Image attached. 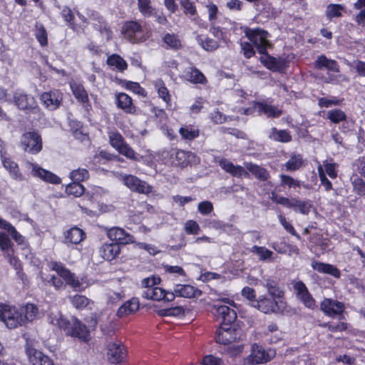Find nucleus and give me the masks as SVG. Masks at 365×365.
Listing matches in <instances>:
<instances>
[{"label":"nucleus","instance_id":"27","mask_svg":"<svg viewBox=\"0 0 365 365\" xmlns=\"http://www.w3.org/2000/svg\"><path fill=\"white\" fill-rule=\"evenodd\" d=\"M1 162L4 168L9 172L10 176L15 180L21 181L24 176L20 172L18 164L11 158L1 155Z\"/></svg>","mask_w":365,"mask_h":365},{"label":"nucleus","instance_id":"6","mask_svg":"<svg viewBox=\"0 0 365 365\" xmlns=\"http://www.w3.org/2000/svg\"><path fill=\"white\" fill-rule=\"evenodd\" d=\"M276 356L274 349H265L262 346L255 343L251 346L250 354L242 361V365H257L266 364Z\"/></svg>","mask_w":365,"mask_h":365},{"label":"nucleus","instance_id":"35","mask_svg":"<svg viewBox=\"0 0 365 365\" xmlns=\"http://www.w3.org/2000/svg\"><path fill=\"white\" fill-rule=\"evenodd\" d=\"M139 301L136 298H133L125 302L118 310V316L124 317L137 312L139 309Z\"/></svg>","mask_w":365,"mask_h":365},{"label":"nucleus","instance_id":"26","mask_svg":"<svg viewBox=\"0 0 365 365\" xmlns=\"http://www.w3.org/2000/svg\"><path fill=\"white\" fill-rule=\"evenodd\" d=\"M175 297H180L185 298H195L201 295V291L190 284H177L174 291L171 292Z\"/></svg>","mask_w":365,"mask_h":365},{"label":"nucleus","instance_id":"39","mask_svg":"<svg viewBox=\"0 0 365 365\" xmlns=\"http://www.w3.org/2000/svg\"><path fill=\"white\" fill-rule=\"evenodd\" d=\"M106 63L110 67L116 69L120 72H123L128 68L127 62L118 54L113 53L107 58Z\"/></svg>","mask_w":365,"mask_h":365},{"label":"nucleus","instance_id":"5","mask_svg":"<svg viewBox=\"0 0 365 365\" xmlns=\"http://www.w3.org/2000/svg\"><path fill=\"white\" fill-rule=\"evenodd\" d=\"M245 34L261 55L267 54V49L272 47V43L269 40L270 34L264 29L259 27L255 29L247 28Z\"/></svg>","mask_w":365,"mask_h":365},{"label":"nucleus","instance_id":"33","mask_svg":"<svg viewBox=\"0 0 365 365\" xmlns=\"http://www.w3.org/2000/svg\"><path fill=\"white\" fill-rule=\"evenodd\" d=\"M20 312L23 315L24 324L27 322H33L37 319L39 315L38 309L34 304H26L21 308Z\"/></svg>","mask_w":365,"mask_h":365},{"label":"nucleus","instance_id":"13","mask_svg":"<svg viewBox=\"0 0 365 365\" xmlns=\"http://www.w3.org/2000/svg\"><path fill=\"white\" fill-rule=\"evenodd\" d=\"M109 142L120 154L126 158L135 160V153L133 148L127 144L123 137L118 132L111 131L108 133Z\"/></svg>","mask_w":365,"mask_h":365},{"label":"nucleus","instance_id":"23","mask_svg":"<svg viewBox=\"0 0 365 365\" xmlns=\"http://www.w3.org/2000/svg\"><path fill=\"white\" fill-rule=\"evenodd\" d=\"M26 353L32 365H54L48 356L34 348L27 347Z\"/></svg>","mask_w":365,"mask_h":365},{"label":"nucleus","instance_id":"37","mask_svg":"<svg viewBox=\"0 0 365 365\" xmlns=\"http://www.w3.org/2000/svg\"><path fill=\"white\" fill-rule=\"evenodd\" d=\"M16 106L23 110L34 108L35 101L33 97H29L24 93H16L14 96Z\"/></svg>","mask_w":365,"mask_h":365},{"label":"nucleus","instance_id":"49","mask_svg":"<svg viewBox=\"0 0 365 365\" xmlns=\"http://www.w3.org/2000/svg\"><path fill=\"white\" fill-rule=\"evenodd\" d=\"M179 133L185 140H193L199 136V130L191 125L181 127Z\"/></svg>","mask_w":365,"mask_h":365},{"label":"nucleus","instance_id":"32","mask_svg":"<svg viewBox=\"0 0 365 365\" xmlns=\"http://www.w3.org/2000/svg\"><path fill=\"white\" fill-rule=\"evenodd\" d=\"M263 286L267 289L268 296L279 300H285L283 290L278 286L277 282L274 280L268 279L263 283Z\"/></svg>","mask_w":365,"mask_h":365},{"label":"nucleus","instance_id":"36","mask_svg":"<svg viewBox=\"0 0 365 365\" xmlns=\"http://www.w3.org/2000/svg\"><path fill=\"white\" fill-rule=\"evenodd\" d=\"M346 12V6L341 4H329L327 6L325 14L328 20L331 21L334 18H341L343 13Z\"/></svg>","mask_w":365,"mask_h":365},{"label":"nucleus","instance_id":"42","mask_svg":"<svg viewBox=\"0 0 365 365\" xmlns=\"http://www.w3.org/2000/svg\"><path fill=\"white\" fill-rule=\"evenodd\" d=\"M34 36L41 46L45 47L48 45L47 31L43 24L40 22H36L35 24Z\"/></svg>","mask_w":365,"mask_h":365},{"label":"nucleus","instance_id":"38","mask_svg":"<svg viewBox=\"0 0 365 365\" xmlns=\"http://www.w3.org/2000/svg\"><path fill=\"white\" fill-rule=\"evenodd\" d=\"M68 299L72 306L79 310L84 309L87 307L91 309V305L93 304L91 300L81 294H76L70 296Z\"/></svg>","mask_w":365,"mask_h":365},{"label":"nucleus","instance_id":"48","mask_svg":"<svg viewBox=\"0 0 365 365\" xmlns=\"http://www.w3.org/2000/svg\"><path fill=\"white\" fill-rule=\"evenodd\" d=\"M180 6L185 15L190 17L198 16L196 6L191 0H180Z\"/></svg>","mask_w":365,"mask_h":365},{"label":"nucleus","instance_id":"18","mask_svg":"<svg viewBox=\"0 0 365 365\" xmlns=\"http://www.w3.org/2000/svg\"><path fill=\"white\" fill-rule=\"evenodd\" d=\"M26 168L31 170L34 177L38 178L44 182L52 184L61 183V178L59 177L53 173L41 168L37 164L27 163Z\"/></svg>","mask_w":365,"mask_h":365},{"label":"nucleus","instance_id":"25","mask_svg":"<svg viewBox=\"0 0 365 365\" xmlns=\"http://www.w3.org/2000/svg\"><path fill=\"white\" fill-rule=\"evenodd\" d=\"M255 108L257 109L259 113H263L268 118H278L282 113L280 108L264 101L255 103Z\"/></svg>","mask_w":365,"mask_h":365},{"label":"nucleus","instance_id":"59","mask_svg":"<svg viewBox=\"0 0 365 365\" xmlns=\"http://www.w3.org/2000/svg\"><path fill=\"white\" fill-rule=\"evenodd\" d=\"M317 170L319 173V177L321 181L322 185H323L327 191H329L332 189L331 182L327 179L325 175L324 171L323 170L322 165L319 163L317 167Z\"/></svg>","mask_w":365,"mask_h":365},{"label":"nucleus","instance_id":"7","mask_svg":"<svg viewBox=\"0 0 365 365\" xmlns=\"http://www.w3.org/2000/svg\"><path fill=\"white\" fill-rule=\"evenodd\" d=\"M244 334L241 329L232 323H222L217 332V341L228 345L242 340Z\"/></svg>","mask_w":365,"mask_h":365},{"label":"nucleus","instance_id":"19","mask_svg":"<svg viewBox=\"0 0 365 365\" xmlns=\"http://www.w3.org/2000/svg\"><path fill=\"white\" fill-rule=\"evenodd\" d=\"M127 354L125 347L120 342H110L107 345V357L112 364H118L123 361Z\"/></svg>","mask_w":365,"mask_h":365},{"label":"nucleus","instance_id":"50","mask_svg":"<svg viewBox=\"0 0 365 365\" xmlns=\"http://www.w3.org/2000/svg\"><path fill=\"white\" fill-rule=\"evenodd\" d=\"M251 252L256 254L259 259L261 261H265L270 259L273 255V252L264 247H259L255 245L251 248Z\"/></svg>","mask_w":365,"mask_h":365},{"label":"nucleus","instance_id":"31","mask_svg":"<svg viewBox=\"0 0 365 365\" xmlns=\"http://www.w3.org/2000/svg\"><path fill=\"white\" fill-rule=\"evenodd\" d=\"M198 44L205 51L212 52L220 47V43L207 35L200 34L196 36Z\"/></svg>","mask_w":365,"mask_h":365},{"label":"nucleus","instance_id":"24","mask_svg":"<svg viewBox=\"0 0 365 365\" xmlns=\"http://www.w3.org/2000/svg\"><path fill=\"white\" fill-rule=\"evenodd\" d=\"M314 67L317 70H327L335 73L339 72V65L334 59L328 58L325 55L322 54L317 57L314 62Z\"/></svg>","mask_w":365,"mask_h":365},{"label":"nucleus","instance_id":"3","mask_svg":"<svg viewBox=\"0 0 365 365\" xmlns=\"http://www.w3.org/2000/svg\"><path fill=\"white\" fill-rule=\"evenodd\" d=\"M160 281V278L155 275L143 279L141 281L143 297L157 302H173L175 299L174 294L158 287Z\"/></svg>","mask_w":365,"mask_h":365},{"label":"nucleus","instance_id":"55","mask_svg":"<svg viewBox=\"0 0 365 365\" xmlns=\"http://www.w3.org/2000/svg\"><path fill=\"white\" fill-rule=\"evenodd\" d=\"M13 245L12 242L9 239V236L4 232H0V249L6 255H9L12 252L11 247Z\"/></svg>","mask_w":365,"mask_h":365},{"label":"nucleus","instance_id":"21","mask_svg":"<svg viewBox=\"0 0 365 365\" xmlns=\"http://www.w3.org/2000/svg\"><path fill=\"white\" fill-rule=\"evenodd\" d=\"M321 310L327 316L334 317L344 312L343 303L331 299L325 298L320 304Z\"/></svg>","mask_w":365,"mask_h":365},{"label":"nucleus","instance_id":"15","mask_svg":"<svg viewBox=\"0 0 365 365\" xmlns=\"http://www.w3.org/2000/svg\"><path fill=\"white\" fill-rule=\"evenodd\" d=\"M163 158L164 159H168V162L172 165L185 167L192 160H194L195 157L191 153L172 148L169 151L163 153Z\"/></svg>","mask_w":365,"mask_h":365},{"label":"nucleus","instance_id":"30","mask_svg":"<svg viewBox=\"0 0 365 365\" xmlns=\"http://www.w3.org/2000/svg\"><path fill=\"white\" fill-rule=\"evenodd\" d=\"M219 164L220 167L227 173L235 177H241L247 175V172L240 165H235L232 162L227 159H222Z\"/></svg>","mask_w":365,"mask_h":365},{"label":"nucleus","instance_id":"16","mask_svg":"<svg viewBox=\"0 0 365 365\" xmlns=\"http://www.w3.org/2000/svg\"><path fill=\"white\" fill-rule=\"evenodd\" d=\"M120 180L128 189L136 192L149 194L153 190L150 185L133 175H122Z\"/></svg>","mask_w":365,"mask_h":365},{"label":"nucleus","instance_id":"11","mask_svg":"<svg viewBox=\"0 0 365 365\" xmlns=\"http://www.w3.org/2000/svg\"><path fill=\"white\" fill-rule=\"evenodd\" d=\"M220 302H224L225 304H216L213 308L219 317L222 319V323H232L237 318V313L232 307H235V302L230 298H222Z\"/></svg>","mask_w":365,"mask_h":365},{"label":"nucleus","instance_id":"58","mask_svg":"<svg viewBox=\"0 0 365 365\" xmlns=\"http://www.w3.org/2000/svg\"><path fill=\"white\" fill-rule=\"evenodd\" d=\"M190 78L195 83L203 84L207 82L205 75L197 68L192 69Z\"/></svg>","mask_w":365,"mask_h":365},{"label":"nucleus","instance_id":"62","mask_svg":"<svg viewBox=\"0 0 365 365\" xmlns=\"http://www.w3.org/2000/svg\"><path fill=\"white\" fill-rule=\"evenodd\" d=\"M210 31L213 35V36L217 38V39L222 40L224 42L227 41V38L226 33L220 26H212L210 27Z\"/></svg>","mask_w":365,"mask_h":365},{"label":"nucleus","instance_id":"29","mask_svg":"<svg viewBox=\"0 0 365 365\" xmlns=\"http://www.w3.org/2000/svg\"><path fill=\"white\" fill-rule=\"evenodd\" d=\"M39 98L43 104L51 110L58 108L62 101L60 93H42Z\"/></svg>","mask_w":365,"mask_h":365},{"label":"nucleus","instance_id":"43","mask_svg":"<svg viewBox=\"0 0 365 365\" xmlns=\"http://www.w3.org/2000/svg\"><path fill=\"white\" fill-rule=\"evenodd\" d=\"M269 138L271 140L281 143H288L292 140V135L288 131L285 130H277L275 128L271 129Z\"/></svg>","mask_w":365,"mask_h":365},{"label":"nucleus","instance_id":"46","mask_svg":"<svg viewBox=\"0 0 365 365\" xmlns=\"http://www.w3.org/2000/svg\"><path fill=\"white\" fill-rule=\"evenodd\" d=\"M114 82L123 88L130 91H145L144 88L137 82L123 80L118 78H115Z\"/></svg>","mask_w":365,"mask_h":365},{"label":"nucleus","instance_id":"22","mask_svg":"<svg viewBox=\"0 0 365 365\" xmlns=\"http://www.w3.org/2000/svg\"><path fill=\"white\" fill-rule=\"evenodd\" d=\"M107 236L110 240L115 242L118 245H126L133 243L135 241L133 235L118 227L110 228L107 231Z\"/></svg>","mask_w":365,"mask_h":365},{"label":"nucleus","instance_id":"53","mask_svg":"<svg viewBox=\"0 0 365 365\" xmlns=\"http://www.w3.org/2000/svg\"><path fill=\"white\" fill-rule=\"evenodd\" d=\"M69 177L73 182H80L87 180L89 177V173L85 168H78L71 171Z\"/></svg>","mask_w":365,"mask_h":365},{"label":"nucleus","instance_id":"28","mask_svg":"<svg viewBox=\"0 0 365 365\" xmlns=\"http://www.w3.org/2000/svg\"><path fill=\"white\" fill-rule=\"evenodd\" d=\"M120 252V248L117 243H105L99 250L101 256L107 261L115 259Z\"/></svg>","mask_w":365,"mask_h":365},{"label":"nucleus","instance_id":"1","mask_svg":"<svg viewBox=\"0 0 365 365\" xmlns=\"http://www.w3.org/2000/svg\"><path fill=\"white\" fill-rule=\"evenodd\" d=\"M50 269L56 272L58 277L51 275L43 277V280L48 284L53 286L56 290H64L68 284L76 291L83 289V284L78 277L71 272L63 264L58 262L51 261L48 264Z\"/></svg>","mask_w":365,"mask_h":365},{"label":"nucleus","instance_id":"2","mask_svg":"<svg viewBox=\"0 0 365 365\" xmlns=\"http://www.w3.org/2000/svg\"><path fill=\"white\" fill-rule=\"evenodd\" d=\"M49 322L59 329H63L66 334L87 341L90 339V331L86 326L76 318L68 321L58 311L51 312L48 316Z\"/></svg>","mask_w":365,"mask_h":365},{"label":"nucleus","instance_id":"61","mask_svg":"<svg viewBox=\"0 0 365 365\" xmlns=\"http://www.w3.org/2000/svg\"><path fill=\"white\" fill-rule=\"evenodd\" d=\"M278 218H279V221L281 223V225L288 232H289L291 235L296 237L297 239H299V240L300 239V236L296 232L292 225L290 222L287 221L284 216L279 215L278 216Z\"/></svg>","mask_w":365,"mask_h":365},{"label":"nucleus","instance_id":"47","mask_svg":"<svg viewBox=\"0 0 365 365\" xmlns=\"http://www.w3.org/2000/svg\"><path fill=\"white\" fill-rule=\"evenodd\" d=\"M118 106L126 112L132 110V99L126 93H119L116 97Z\"/></svg>","mask_w":365,"mask_h":365},{"label":"nucleus","instance_id":"4","mask_svg":"<svg viewBox=\"0 0 365 365\" xmlns=\"http://www.w3.org/2000/svg\"><path fill=\"white\" fill-rule=\"evenodd\" d=\"M252 306L264 314H278L289 312L285 300H279L267 295H261L252 302Z\"/></svg>","mask_w":365,"mask_h":365},{"label":"nucleus","instance_id":"57","mask_svg":"<svg viewBox=\"0 0 365 365\" xmlns=\"http://www.w3.org/2000/svg\"><path fill=\"white\" fill-rule=\"evenodd\" d=\"M279 178L282 186H287L289 188L300 187V182L289 175L281 174Z\"/></svg>","mask_w":365,"mask_h":365},{"label":"nucleus","instance_id":"9","mask_svg":"<svg viewBox=\"0 0 365 365\" xmlns=\"http://www.w3.org/2000/svg\"><path fill=\"white\" fill-rule=\"evenodd\" d=\"M121 34L131 43H138L145 41L143 35V26L138 21L130 20L125 21L120 29Z\"/></svg>","mask_w":365,"mask_h":365},{"label":"nucleus","instance_id":"44","mask_svg":"<svg viewBox=\"0 0 365 365\" xmlns=\"http://www.w3.org/2000/svg\"><path fill=\"white\" fill-rule=\"evenodd\" d=\"M303 158L299 154L292 155L287 162L284 164L286 170L288 171H294L299 169L303 165Z\"/></svg>","mask_w":365,"mask_h":365},{"label":"nucleus","instance_id":"64","mask_svg":"<svg viewBox=\"0 0 365 365\" xmlns=\"http://www.w3.org/2000/svg\"><path fill=\"white\" fill-rule=\"evenodd\" d=\"M202 365H222L223 361L219 357L207 355L202 359Z\"/></svg>","mask_w":365,"mask_h":365},{"label":"nucleus","instance_id":"17","mask_svg":"<svg viewBox=\"0 0 365 365\" xmlns=\"http://www.w3.org/2000/svg\"><path fill=\"white\" fill-rule=\"evenodd\" d=\"M138 8L145 18L155 16L156 22L163 26L168 23L167 17L163 13L158 14L155 9L151 5V0H138Z\"/></svg>","mask_w":365,"mask_h":365},{"label":"nucleus","instance_id":"8","mask_svg":"<svg viewBox=\"0 0 365 365\" xmlns=\"http://www.w3.org/2000/svg\"><path fill=\"white\" fill-rule=\"evenodd\" d=\"M270 199L275 203L280 204L287 208L294 209L302 215H307L310 212L312 203L307 200L302 201L296 197H285L274 192L272 193Z\"/></svg>","mask_w":365,"mask_h":365},{"label":"nucleus","instance_id":"12","mask_svg":"<svg viewBox=\"0 0 365 365\" xmlns=\"http://www.w3.org/2000/svg\"><path fill=\"white\" fill-rule=\"evenodd\" d=\"M20 145L25 152L36 154L42 150L41 138L36 132H26L21 137Z\"/></svg>","mask_w":365,"mask_h":365},{"label":"nucleus","instance_id":"41","mask_svg":"<svg viewBox=\"0 0 365 365\" xmlns=\"http://www.w3.org/2000/svg\"><path fill=\"white\" fill-rule=\"evenodd\" d=\"M244 165L245 168L259 180H266L268 179L269 172L265 168L252 163H245Z\"/></svg>","mask_w":365,"mask_h":365},{"label":"nucleus","instance_id":"10","mask_svg":"<svg viewBox=\"0 0 365 365\" xmlns=\"http://www.w3.org/2000/svg\"><path fill=\"white\" fill-rule=\"evenodd\" d=\"M0 319L9 329L24 324L20 311L9 305H0Z\"/></svg>","mask_w":365,"mask_h":365},{"label":"nucleus","instance_id":"60","mask_svg":"<svg viewBox=\"0 0 365 365\" xmlns=\"http://www.w3.org/2000/svg\"><path fill=\"white\" fill-rule=\"evenodd\" d=\"M185 231L189 235H197L200 231V227L197 222L190 220L185 223Z\"/></svg>","mask_w":365,"mask_h":365},{"label":"nucleus","instance_id":"20","mask_svg":"<svg viewBox=\"0 0 365 365\" xmlns=\"http://www.w3.org/2000/svg\"><path fill=\"white\" fill-rule=\"evenodd\" d=\"M294 289L296 291L297 298L306 307L311 309H314L316 307L315 300L302 282L299 281L295 282Z\"/></svg>","mask_w":365,"mask_h":365},{"label":"nucleus","instance_id":"54","mask_svg":"<svg viewBox=\"0 0 365 365\" xmlns=\"http://www.w3.org/2000/svg\"><path fill=\"white\" fill-rule=\"evenodd\" d=\"M325 175L327 174L331 178L334 179L337 177V164L332 160H324L322 165Z\"/></svg>","mask_w":365,"mask_h":365},{"label":"nucleus","instance_id":"45","mask_svg":"<svg viewBox=\"0 0 365 365\" xmlns=\"http://www.w3.org/2000/svg\"><path fill=\"white\" fill-rule=\"evenodd\" d=\"M163 41L167 44L168 47L173 50H179L182 48V43L178 36L175 34L167 33L163 38Z\"/></svg>","mask_w":365,"mask_h":365},{"label":"nucleus","instance_id":"56","mask_svg":"<svg viewBox=\"0 0 365 365\" xmlns=\"http://www.w3.org/2000/svg\"><path fill=\"white\" fill-rule=\"evenodd\" d=\"M106 297L108 304H114L123 299L125 294L122 291L108 290Z\"/></svg>","mask_w":365,"mask_h":365},{"label":"nucleus","instance_id":"51","mask_svg":"<svg viewBox=\"0 0 365 365\" xmlns=\"http://www.w3.org/2000/svg\"><path fill=\"white\" fill-rule=\"evenodd\" d=\"M84 187L80 182H73L68 184L66 187V192L76 197L81 196L84 193Z\"/></svg>","mask_w":365,"mask_h":365},{"label":"nucleus","instance_id":"52","mask_svg":"<svg viewBox=\"0 0 365 365\" xmlns=\"http://www.w3.org/2000/svg\"><path fill=\"white\" fill-rule=\"evenodd\" d=\"M327 118L335 124L339 123L346 118L345 113L339 109L330 110L327 111Z\"/></svg>","mask_w":365,"mask_h":365},{"label":"nucleus","instance_id":"34","mask_svg":"<svg viewBox=\"0 0 365 365\" xmlns=\"http://www.w3.org/2000/svg\"><path fill=\"white\" fill-rule=\"evenodd\" d=\"M312 267L319 272L329 274L336 278L340 277V271L336 267L329 264L313 261Z\"/></svg>","mask_w":365,"mask_h":365},{"label":"nucleus","instance_id":"14","mask_svg":"<svg viewBox=\"0 0 365 365\" xmlns=\"http://www.w3.org/2000/svg\"><path fill=\"white\" fill-rule=\"evenodd\" d=\"M263 56L260 58V61L271 71L285 73L289 66V61L286 57H274L268 52Z\"/></svg>","mask_w":365,"mask_h":365},{"label":"nucleus","instance_id":"63","mask_svg":"<svg viewBox=\"0 0 365 365\" xmlns=\"http://www.w3.org/2000/svg\"><path fill=\"white\" fill-rule=\"evenodd\" d=\"M61 16L63 20L68 23L70 25L74 24L75 16L72 10L67 6H63L61 11Z\"/></svg>","mask_w":365,"mask_h":365},{"label":"nucleus","instance_id":"40","mask_svg":"<svg viewBox=\"0 0 365 365\" xmlns=\"http://www.w3.org/2000/svg\"><path fill=\"white\" fill-rule=\"evenodd\" d=\"M85 236L86 235L84 232L77 227H71L65 233V239L66 242H70L72 244L80 243L83 240Z\"/></svg>","mask_w":365,"mask_h":365}]
</instances>
